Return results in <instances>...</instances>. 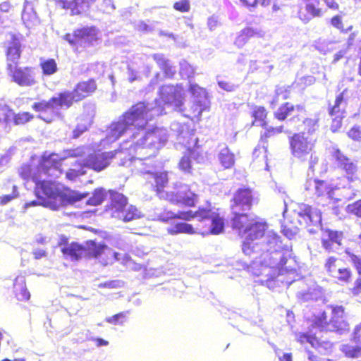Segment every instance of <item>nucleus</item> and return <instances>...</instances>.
Here are the masks:
<instances>
[{"label": "nucleus", "instance_id": "1", "mask_svg": "<svg viewBox=\"0 0 361 361\" xmlns=\"http://www.w3.org/2000/svg\"><path fill=\"white\" fill-rule=\"evenodd\" d=\"M259 254L262 265L270 268L266 281L271 288L276 283L281 282L289 286L294 280L290 277L294 275L297 262L293 256L291 246L283 243L281 237L273 231H268L260 240L255 255Z\"/></svg>", "mask_w": 361, "mask_h": 361}, {"label": "nucleus", "instance_id": "2", "mask_svg": "<svg viewBox=\"0 0 361 361\" xmlns=\"http://www.w3.org/2000/svg\"><path fill=\"white\" fill-rule=\"evenodd\" d=\"M178 218L185 221L200 222L202 228L201 233L218 235L224 230V221L216 211L211 209L200 208L196 212L191 209L178 211L177 213L169 212L166 219L159 215V220L166 221L169 219Z\"/></svg>", "mask_w": 361, "mask_h": 361}, {"label": "nucleus", "instance_id": "3", "mask_svg": "<svg viewBox=\"0 0 361 361\" xmlns=\"http://www.w3.org/2000/svg\"><path fill=\"white\" fill-rule=\"evenodd\" d=\"M289 147L292 156L302 163L308 164V176L314 175L315 166L319 158L314 148L317 142L315 136L306 135V133H294L289 137Z\"/></svg>", "mask_w": 361, "mask_h": 361}, {"label": "nucleus", "instance_id": "4", "mask_svg": "<svg viewBox=\"0 0 361 361\" xmlns=\"http://www.w3.org/2000/svg\"><path fill=\"white\" fill-rule=\"evenodd\" d=\"M20 174L24 179L35 183V194L37 198L42 199V206L52 210H57L61 207L63 201L62 195L54 187L52 182L43 179L42 176L32 175V169L30 165L23 167Z\"/></svg>", "mask_w": 361, "mask_h": 361}, {"label": "nucleus", "instance_id": "5", "mask_svg": "<svg viewBox=\"0 0 361 361\" xmlns=\"http://www.w3.org/2000/svg\"><path fill=\"white\" fill-rule=\"evenodd\" d=\"M292 218L297 221L293 228L282 226L281 232L288 239L293 238L297 233L298 226L306 228L309 233H314L321 228L322 213L314 207L306 204H300L293 210Z\"/></svg>", "mask_w": 361, "mask_h": 361}, {"label": "nucleus", "instance_id": "6", "mask_svg": "<svg viewBox=\"0 0 361 361\" xmlns=\"http://www.w3.org/2000/svg\"><path fill=\"white\" fill-rule=\"evenodd\" d=\"M63 39L75 52L80 53L99 40V31L95 26L82 27L74 30L73 33H66Z\"/></svg>", "mask_w": 361, "mask_h": 361}, {"label": "nucleus", "instance_id": "7", "mask_svg": "<svg viewBox=\"0 0 361 361\" xmlns=\"http://www.w3.org/2000/svg\"><path fill=\"white\" fill-rule=\"evenodd\" d=\"M266 224L257 221L246 227V231L243 234L245 240L242 245V250L245 255L251 257L255 255V251L259 247L260 240L265 235Z\"/></svg>", "mask_w": 361, "mask_h": 361}, {"label": "nucleus", "instance_id": "8", "mask_svg": "<svg viewBox=\"0 0 361 361\" xmlns=\"http://www.w3.org/2000/svg\"><path fill=\"white\" fill-rule=\"evenodd\" d=\"M17 64L7 68L6 72L11 82L20 87H32L35 85L38 80L35 68L32 66H20Z\"/></svg>", "mask_w": 361, "mask_h": 361}, {"label": "nucleus", "instance_id": "9", "mask_svg": "<svg viewBox=\"0 0 361 361\" xmlns=\"http://www.w3.org/2000/svg\"><path fill=\"white\" fill-rule=\"evenodd\" d=\"M64 159L60 158L58 154L51 153L44 154L40 159L39 163L36 170L32 175L42 176H58L63 171L62 168Z\"/></svg>", "mask_w": 361, "mask_h": 361}, {"label": "nucleus", "instance_id": "10", "mask_svg": "<svg viewBox=\"0 0 361 361\" xmlns=\"http://www.w3.org/2000/svg\"><path fill=\"white\" fill-rule=\"evenodd\" d=\"M332 318L330 324L327 322V316L325 312H321L318 316L315 317L313 322L314 327L321 329L322 330L326 325H331L334 331H342L347 328V324L342 319L344 315V307L343 306H331Z\"/></svg>", "mask_w": 361, "mask_h": 361}, {"label": "nucleus", "instance_id": "11", "mask_svg": "<svg viewBox=\"0 0 361 361\" xmlns=\"http://www.w3.org/2000/svg\"><path fill=\"white\" fill-rule=\"evenodd\" d=\"M22 37L16 33H10V39L4 42L6 68L20 64L23 54Z\"/></svg>", "mask_w": 361, "mask_h": 361}, {"label": "nucleus", "instance_id": "12", "mask_svg": "<svg viewBox=\"0 0 361 361\" xmlns=\"http://www.w3.org/2000/svg\"><path fill=\"white\" fill-rule=\"evenodd\" d=\"M97 0H56V5L71 16H87Z\"/></svg>", "mask_w": 361, "mask_h": 361}, {"label": "nucleus", "instance_id": "13", "mask_svg": "<svg viewBox=\"0 0 361 361\" xmlns=\"http://www.w3.org/2000/svg\"><path fill=\"white\" fill-rule=\"evenodd\" d=\"M32 109L38 114V118L47 123H51L57 118H63L52 97L49 100L34 102Z\"/></svg>", "mask_w": 361, "mask_h": 361}, {"label": "nucleus", "instance_id": "14", "mask_svg": "<svg viewBox=\"0 0 361 361\" xmlns=\"http://www.w3.org/2000/svg\"><path fill=\"white\" fill-rule=\"evenodd\" d=\"M168 181V173L167 172L159 171V188L164 186V184ZM196 195L192 192H188L185 195L180 194H174L173 192L168 193L161 190L159 188V198H166L170 202H176L177 204H183L186 206H192L195 204V199Z\"/></svg>", "mask_w": 361, "mask_h": 361}, {"label": "nucleus", "instance_id": "15", "mask_svg": "<svg viewBox=\"0 0 361 361\" xmlns=\"http://www.w3.org/2000/svg\"><path fill=\"white\" fill-rule=\"evenodd\" d=\"M172 106L178 111H183V97L180 91L173 85H164L159 88V101Z\"/></svg>", "mask_w": 361, "mask_h": 361}, {"label": "nucleus", "instance_id": "16", "mask_svg": "<svg viewBox=\"0 0 361 361\" xmlns=\"http://www.w3.org/2000/svg\"><path fill=\"white\" fill-rule=\"evenodd\" d=\"M149 110L147 105L144 102H137L133 105L130 109L125 112L121 118L130 126H135L137 128L142 127L138 123L139 121L145 120V116Z\"/></svg>", "mask_w": 361, "mask_h": 361}, {"label": "nucleus", "instance_id": "17", "mask_svg": "<svg viewBox=\"0 0 361 361\" xmlns=\"http://www.w3.org/2000/svg\"><path fill=\"white\" fill-rule=\"evenodd\" d=\"M331 153L336 166L345 173L348 179L353 180V176L357 171L356 163L338 148H333Z\"/></svg>", "mask_w": 361, "mask_h": 361}, {"label": "nucleus", "instance_id": "18", "mask_svg": "<svg viewBox=\"0 0 361 361\" xmlns=\"http://www.w3.org/2000/svg\"><path fill=\"white\" fill-rule=\"evenodd\" d=\"M252 195L250 189L238 190L233 197L232 213H239L250 209L252 203Z\"/></svg>", "mask_w": 361, "mask_h": 361}, {"label": "nucleus", "instance_id": "19", "mask_svg": "<svg viewBox=\"0 0 361 361\" xmlns=\"http://www.w3.org/2000/svg\"><path fill=\"white\" fill-rule=\"evenodd\" d=\"M109 202L106 205V210L111 212L113 216L123 213L128 201L126 196L115 190H109Z\"/></svg>", "mask_w": 361, "mask_h": 361}, {"label": "nucleus", "instance_id": "20", "mask_svg": "<svg viewBox=\"0 0 361 361\" xmlns=\"http://www.w3.org/2000/svg\"><path fill=\"white\" fill-rule=\"evenodd\" d=\"M189 83V90L192 96L195 97L193 105L194 116L200 117L202 112L207 109L205 98L206 92L203 88L195 83H192L190 80Z\"/></svg>", "mask_w": 361, "mask_h": 361}, {"label": "nucleus", "instance_id": "21", "mask_svg": "<svg viewBox=\"0 0 361 361\" xmlns=\"http://www.w3.org/2000/svg\"><path fill=\"white\" fill-rule=\"evenodd\" d=\"M110 252V248L104 243H97L92 240H88L84 243L85 259H97Z\"/></svg>", "mask_w": 361, "mask_h": 361}, {"label": "nucleus", "instance_id": "22", "mask_svg": "<svg viewBox=\"0 0 361 361\" xmlns=\"http://www.w3.org/2000/svg\"><path fill=\"white\" fill-rule=\"evenodd\" d=\"M97 85L94 79L78 82L72 90L76 102H79L92 95L97 90Z\"/></svg>", "mask_w": 361, "mask_h": 361}, {"label": "nucleus", "instance_id": "23", "mask_svg": "<svg viewBox=\"0 0 361 361\" xmlns=\"http://www.w3.org/2000/svg\"><path fill=\"white\" fill-rule=\"evenodd\" d=\"M342 233L326 230L322 238L323 247L328 252H338L341 245Z\"/></svg>", "mask_w": 361, "mask_h": 361}, {"label": "nucleus", "instance_id": "24", "mask_svg": "<svg viewBox=\"0 0 361 361\" xmlns=\"http://www.w3.org/2000/svg\"><path fill=\"white\" fill-rule=\"evenodd\" d=\"M305 188L317 197H325L328 200L329 193L333 190L325 181L318 179H308L305 184Z\"/></svg>", "mask_w": 361, "mask_h": 361}, {"label": "nucleus", "instance_id": "25", "mask_svg": "<svg viewBox=\"0 0 361 361\" xmlns=\"http://www.w3.org/2000/svg\"><path fill=\"white\" fill-rule=\"evenodd\" d=\"M253 116L255 118V123L257 126H262L264 127L267 132L265 133V136L270 137L271 135L279 134L282 132L288 133V130H284V126H281L279 127H267L266 122L264 121V118L267 116V111L264 107L259 106L257 107L253 111Z\"/></svg>", "mask_w": 361, "mask_h": 361}, {"label": "nucleus", "instance_id": "26", "mask_svg": "<svg viewBox=\"0 0 361 361\" xmlns=\"http://www.w3.org/2000/svg\"><path fill=\"white\" fill-rule=\"evenodd\" d=\"M329 192V198L330 201L345 203L355 197L357 190L349 185L343 188L336 187Z\"/></svg>", "mask_w": 361, "mask_h": 361}, {"label": "nucleus", "instance_id": "27", "mask_svg": "<svg viewBox=\"0 0 361 361\" xmlns=\"http://www.w3.org/2000/svg\"><path fill=\"white\" fill-rule=\"evenodd\" d=\"M109 165V160L104 153H94L88 156L82 166L92 169L95 171H101Z\"/></svg>", "mask_w": 361, "mask_h": 361}, {"label": "nucleus", "instance_id": "28", "mask_svg": "<svg viewBox=\"0 0 361 361\" xmlns=\"http://www.w3.org/2000/svg\"><path fill=\"white\" fill-rule=\"evenodd\" d=\"M167 231L171 234L178 233H201L202 228L200 222L195 224V227L192 224L184 222H178L174 225L169 226Z\"/></svg>", "mask_w": 361, "mask_h": 361}, {"label": "nucleus", "instance_id": "29", "mask_svg": "<svg viewBox=\"0 0 361 361\" xmlns=\"http://www.w3.org/2000/svg\"><path fill=\"white\" fill-rule=\"evenodd\" d=\"M233 217L232 219V226L233 228L238 229L240 233L243 234L246 231V227L253 224L255 219L250 217L247 214L240 212L232 213Z\"/></svg>", "mask_w": 361, "mask_h": 361}, {"label": "nucleus", "instance_id": "30", "mask_svg": "<svg viewBox=\"0 0 361 361\" xmlns=\"http://www.w3.org/2000/svg\"><path fill=\"white\" fill-rule=\"evenodd\" d=\"M62 253L73 260H79L84 258V244L77 242L66 243L61 248Z\"/></svg>", "mask_w": 361, "mask_h": 361}, {"label": "nucleus", "instance_id": "31", "mask_svg": "<svg viewBox=\"0 0 361 361\" xmlns=\"http://www.w3.org/2000/svg\"><path fill=\"white\" fill-rule=\"evenodd\" d=\"M58 109H69L74 103H77L76 99L72 91L65 90L58 93L56 97H52Z\"/></svg>", "mask_w": 361, "mask_h": 361}, {"label": "nucleus", "instance_id": "32", "mask_svg": "<svg viewBox=\"0 0 361 361\" xmlns=\"http://www.w3.org/2000/svg\"><path fill=\"white\" fill-rule=\"evenodd\" d=\"M343 92L339 94L335 99L334 106L329 107V113L331 117L334 116H345L347 102L343 98Z\"/></svg>", "mask_w": 361, "mask_h": 361}, {"label": "nucleus", "instance_id": "33", "mask_svg": "<svg viewBox=\"0 0 361 361\" xmlns=\"http://www.w3.org/2000/svg\"><path fill=\"white\" fill-rule=\"evenodd\" d=\"M130 128V127L121 118L118 121L112 124L110 132L111 137L114 140H118L127 133Z\"/></svg>", "mask_w": 361, "mask_h": 361}, {"label": "nucleus", "instance_id": "34", "mask_svg": "<svg viewBox=\"0 0 361 361\" xmlns=\"http://www.w3.org/2000/svg\"><path fill=\"white\" fill-rule=\"evenodd\" d=\"M305 11L307 15H300V18L304 23H307L312 18L321 17L322 11L319 8L316 7L313 3L307 2L305 5Z\"/></svg>", "mask_w": 361, "mask_h": 361}, {"label": "nucleus", "instance_id": "35", "mask_svg": "<svg viewBox=\"0 0 361 361\" xmlns=\"http://www.w3.org/2000/svg\"><path fill=\"white\" fill-rule=\"evenodd\" d=\"M39 66L44 75H51L58 71L57 63L54 59H42Z\"/></svg>", "mask_w": 361, "mask_h": 361}, {"label": "nucleus", "instance_id": "36", "mask_svg": "<svg viewBox=\"0 0 361 361\" xmlns=\"http://www.w3.org/2000/svg\"><path fill=\"white\" fill-rule=\"evenodd\" d=\"M107 193L102 188H96L87 200V204L91 206L100 205L106 199Z\"/></svg>", "mask_w": 361, "mask_h": 361}, {"label": "nucleus", "instance_id": "37", "mask_svg": "<svg viewBox=\"0 0 361 361\" xmlns=\"http://www.w3.org/2000/svg\"><path fill=\"white\" fill-rule=\"evenodd\" d=\"M219 159L226 169L231 168L234 164V155L230 152L227 147H224L220 150Z\"/></svg>", "mask_w": 361, "mask_h": 361}, {"label": "nucleus", "instance_id": "38", "mask_svg": "<svg viewBox=\"0 0 361 361\" xmlns=\"http://www.w3.org/2000/svg\"><path fill=\"white\" fill-rule=\"evenodd\" d=\"M319 116L315 115L314 118H306L303 120L302 123L305 126V131L306 135L314 136V133L319 128Z\"/></svg>", "mask_w": 361, "mask_h": 361}, {"label": "nucleus", "instance_id": "39", "mask_svg": "<svg viewBox=\"0 0 361 361\" xmlns=\"http://www.w3.org/2000/svg\"><path fill=\"white\" fill-rule=\"evenodd\" d=\"M295 111V106L289 102H286L281 106L274 113L275 118L279 121H284L288 116Z\"/></svg>", "mask_w": 361, "mask_h": 361}, {"label": "nucleus", "instance_id": "40", "mask_svg": "<svg viewBox=\"0 0 361 361\" xmlns=\"http://www.w3.org/2000/svg\"><path fill=\"white\" fill-rule=\"evenodd\" d=\"M341 260L334 257H330L327 259L325 264V269L330 276L334 277L338 269L341 267Z\"/></svg>", "mask_w": 361, "mask_h": 361}, {"label": "nucleus", "instance_id": "41", "mask_svg": "<svg viewBox=\"0 0 361 361\" xmlns=\"http://www.w3.org/2000/svg\"><path fill=\"white\" fill-rule=\"evenodd\" d=\"M195 157V152L188 151L182 157L179 162V168L180 170L186 173H190L192 169V159Z\"/></svg>", "mask_w": 361, "mask_h": 361}, {"label": "nucleus", "instance_id": "42", "mask_svg": "<svg viewBox=\"0 0 361 361\" xmlns=\"http://www.w3.org/2000/svg\"><path fill=\"white\" fill-rule=\"evenodd\" d=\"M159 66L164 71V75L166 78H172L176 73V68L172 63L163 57L159 56Z\"/></svg>", "mask_w": 361, "mask_h": 361}, {"label": "nucleus", "instance_id": "43", "mask_svg": "<svg viewBox=\"0 0 361 361\" xmlns=\"http://www.w3.org/2000/svg\"><path fill=\"white\" fill-rule=\"evenodd\" d=\"M34 118V115L28 111L19 112L13 116L15 125H24Z\"/></svg>", "mask_w": 361, "mask_h": 361}, {"label": "nucleus", "instance_id": "44", "mask_svg": "<svg viewBox=\"0 0 361 361\" xmlns=\"http://www.w3.org/2000/svg\"><path fill=\"white\" fill-rule=\"evenodd\" d=\"M243 35L249 40L251 37L262 38L265 32L257 27H247L241 30Z\"/></svg>", "mask_w": 361, "mask_h": 361}, {"label": "nucleus", "instance_id": "45", "mask_svg": "<svg viewBox=\"0 0 361 361\" xmlns=\"http://www.w3.org/2000/svg\"><path fill=\"white\" fill-rule=\"evenodd\" d=\"M180 74L183 78L190 79L194 75V68L185 60L180 62Z\"/></svg>", "mask_w": 361, "mask_h": 361}, {"label": "nucleus", "instance_id": "46", "mask_svg": "<svg viewBox=\"0 0 361 361\" xmlns=\"http://www.w3.org/2000/svg\"><path fill=\"white\" fill-rule=\"evenodd\" d=\"M123 212L124 214L121 219L125 222H128L140 217L137 209L133 206H130L127 209H125Z\"/></svg>", "mask_w": 361, "mask_h": 361}, {"label": "nucleus", "instance_id": "47", "mask_svg": "<svg viewBox=\"0 0 361 361\" xmlns=\"http://www.w3.org/2000/svg\"><path fill=\"white\" fill-rule=\"evenodd\" d=\"M75 164L80 166V169H71L66 173V178L72 181L85 173V166H82V164L78 162H75Z\"/></svg>", "mask_w": 361, "mask_h": 361}, {"label": "nucleus", "instance_id": "48", "mask_svg": "<svg viewBox=\"0 0 361 361\" xmlns=\"http://www.w3.org/2000/svg\"><path fill=\"white\" fill-rule=\"evenodd\" d=\"M342 351L349 357H361V348L343 345L342 347Z\"/></svg>", "mask_w": 361, "mask_h": 361}, {"label": "nucleus", "instance_id": "49", "mask_svg": "<svg viewBox=\"0 0 361 361\" xmlns=\"http://www.w3.org/2000/svg\"><path fill=\"white\" fill-rule=\"evenodd\" d=\"M275 94L276 98L271 102V104L276 103L279 98H281L283 100L287 99L288 98L289 92L285 86H276Z\"/></svg>", "mask_w": 361, "mask_h": 361}, {"label": "nucleus", "instance_id": "50", "mask_svg": "<svg viewBox=\"0 0 361 361\" xmlns=\"http://www.w3.org/2000/svg\"><path fill=\"white\" fill-rule=\"evenodd\" d=\"M334 278L343 282H348L351 278V271L346 267H341Z\"/></svg>", "mask_w": 361, "mask_h": 361}, {"label": "nucleus", "instance_id": "51", "mask_svg": "<svg viewBox=\"0 0 361 361\" xmlns=\"http://www.w3.org/2000/svg\"><path fill=\"white\" fill-rule=\"evenodd\" d=\"M315 82V78L312 75H306L298 78L295 80V83L300 88L304 89L307 86L314 84Z\"/></svg>", "mask_w": 361, "mask_h": 361}, {"label": "nucleus", "instance_id": "52", "mask_svg": "<svg viewBox=\"0 0 361 361\" xmlns=\"http://www.w3.org/2000/svg\"><path fill=\"white\" fill-rule=\"evenodd\" d=\"M126 321V314L125 312H119L118 314H116L110 317H108L106 319V322L117 325V324H123Z\"/></svg>", "mask_w": 361, "mask_h": 361}, {"label": "nucleus", "instance_id": "53", "mask_svg": "<svg viewBox=\"0 0 361 361\" xmlns=\"http://www.w3.org/2000/svg\"><path fill=\"white\" fill-rule=\"evenodd\" d=\"M346 210L348 213L361 217V200H357L353 204H348L346 207Z\"/></svg>", "mask_w": 361, "mask_h": 361}, {"label": "nucleus", "instance_id": "54", "mask_svg": "<svg viewBox=\"0 0 361 361\" xmlns=\"http://www.w3.org/2000/svg\"><path fill=\"white\" fill-rule=\"evenodd\" d=\"M348 135L355 141H361V129L359 126H353L348 132Z\"/></svg>", "mask_w": 361, "mask_h": 361}, {"label": "nucleus", "instance_id": "55", "mask_svg": "<svg viewBox=\"0 0 361 361\" xmlns=\"http://www.w3.org/2000/svg\"><path fill=\"white\" fill-rule=\"evenodd\" d=\"M173 8L181 12H186L188 11L190 9V3L188 0H180L179 1H176L174 5Z\"/></svg>", "mask_w": 361, "mask_h": 361}, {"label": "nucleus", "instance_id": "56", "mask_svg": "<svg viewBox=\"0 0 361 361\" xmlns=\"http://www.w3.org/2000/svg\"><path fill=\"white\" fill-rule=\"evenodd\" d=\"M16 297L19 301H27L30 298V294L26 287L23 286L19 292L16 293Z\"/></svg>", "mask_w": 361, "mask_h": 361}, {"label": "nucleus", "instance_id": "57", "mask_svg": "<svg viewBox=\"0 0 361 361\" xmlns=\"http://www.w3.org/2000/svg\"><path fill=\"white\" fill-rule=\"evenodd\" d=\"M332 119V123L331 125V130L333 132L337 131L342 125V120L344 118V116H334Z\"/></svg>", "mask_w": 361, "mask_h": 361}, {"label": "nucleus", "instance_id": "58", "mask_svg": "<svg viewBox=\"0 0 361 361\" xmlns=\"http://www.w3.org/2000/svg\"><path fill=\"white\" fill-rule=\"evenodd\" d=\"M121 281L118 280L109 281L99 285V288H117L121 286Z\"/></svg>", "mask_w": 361, "mask_h": 361}, {"label": "nucleus", "instance_id": "59", "mask_svg": "<svg viewBox=\"0 0 361 361\" xmlns=\"http://www.w3.org/2000/svg\"><path fill=\"white\" fill-rule=\"evenodd\" d=\"M350 261L353 263L354 267L357 271V273L361 275V257L350 254L349 255Z\"/></svg>", "mask_w": 361, "mask_h": 361}, {"label": "nucleus", "instance_id": "60", "mask_svg": "<svg viewBox=\"0 0 361 361\" xmlns=\"http://www.w3.org/2000/svg\"><path fill=\"white\" fill-rule=\"evenodd\" d=\"M13 11V6L8 1L0 3V13H10Z\"/></svg>", "mask_w": 361, "mask_h": 361}, {"label": "nucleus", "instance_id": "61", "mask_svg": "<svg viewBox=\"0 0 361 361\" xmlns=\"http://www.w3.org/2000/svg\"><path fill=\"white\" fill-rule=\"evenodd\" d=\"M218 85L221 89L227 92L234 91L236 88L234 84L223 80H218Z\"/></svg>", "mask_w": 361, "mask_h": 361}, {"label": "nucleus", "instance_id": "62", "mask_svg": "<svg viewBox=\"0 0 361 361\" xmlns=\"http://www.w3.org/2000/svg\"><path fill=\"white\" fill-rule=\"evenodd\" d=\"M36 14L34 12L30 13L27 10H23L22 13V19L25 23H27L29 22L35 20Z\"/></svg>", "mask_w": 361, "mask_h": 361}, {"label": "nucleus", "instance_id": "63", "mask_svg": "<svg viewBox=\"0 0 361 361\" xmlns=\"http://www.w3.org/2000/svg\"><path fill=\"white\" fill-rule=\"evenodd\" d=\"M247 41L248 39L245 37V36H244V35H243L242 32L240 31L235 38L234 43L238 47H242L246 44Z\"/></svg>", "mask_w": 361, "mask_h": 361}, {"label": "nucleus", "instance_id": "64", "mask_svg": "<svg viewBox=\"0 0 361 361\" xmlns=\"http://www.w3.org/2000/svg\"><path fill=\"white\" fill-rule=\"evenodd\" d=\"M87 130V127L82 125H78L73 130V137L77 138Z\"/></svg>", "mask_w": 361, "mask_h": 361}]
</instances>
